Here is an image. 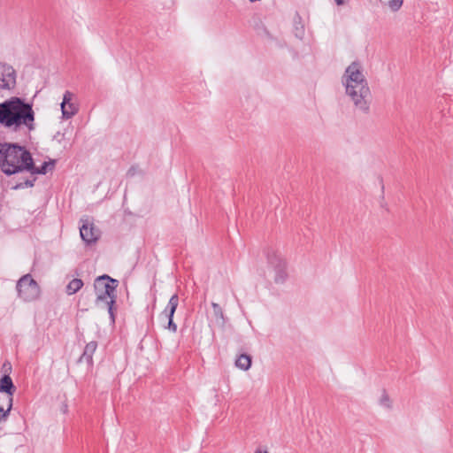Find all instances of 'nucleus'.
<instances>
[{
	"label": "nucleus",
	"instance_id": "nucleus-18",
	"mask_svg": "<svg viewBox=\"0 0 453 453\" xmlns=\"http://www.w3.org/2000/svg\"><path fill=\"white\" fill-rule=\"evenodd\" d=\"M115 303H116V299H110L106 302H103V303H102L107 308L108 313L110 315V319L112 323L115 322V310H116V308L114 307ZM100 307H103V305H101Z\"/></svg>",
	"mask_w": 453,
	"mask_h": 453
},
{
	"label": "nucleus",
	"instance_id": "nucleus-4",
	"mask_svg": "<svg viewBox=\"0 0 453 453\" xmlns=\"http://www.w3.org/2000/svg\"><path fill=\"white\" fill-rule=\"evenodd\" d=\"M119 281L107 274H103L96 278L94 288L96 295V305L101 306L103 302L110 299H117L116 289Z\"/></svg>",
	"mask_w": 453,
	"mask_h": 453
},
{
	"label": "nucleus",
	"instance_id": "nucleus-3",
	"mask_svg": "<svg viewBox=\"0 0 453 453\" xmlns=\"http://www.w3.org/2000/svg\"><path fill=\"white\" fill-rule=\"evenodd\" d=\"M32 154L19 143H0V171L6 176L27 172L32 165Z\"/></svg>",
	"mask_w": 453,
	"mask_h": 453
},
{
	"label": "nucleus",
	"instance_id": "nucleus-17",
	"mask_svg": "<svg viewBox=\"0 0 453 453\" xmlns=\"http://www.w3.org/2000/svg\"><path fill=\"white\" fill-rule=\"evenodd\" d=\"M83 287V281L81 279H73L72 280L66 288V292L68 295H73L78 292Z\"/></svg>",
	"mask_w": 453,
	"mask_h": 453
},
{
	"label": "nucleus",
	"instance_id": "nucleus-5",
	"mask_svg": "<svg viewBox=\"0 0 453 453\" xmlns=\"http://www.w3.org/2000/svg\"><path fill=\"white\" fill-rule=\"evenodd\" d=\"M16 289L19 298L26 303L36 301L41 296L39 284L29 273L23 275L17 281Z\"/></svg>",
	"mask_w": 453,
	"mask_h": 453
},
{
	"label": "nucleus",
	"instance_id": "nucleus-11",
	"mask_svg": "<svg viewBox=\"0 0 453 453\" xmlns=\"http://www.w3.org/2000/svg\"><path fill=\"white\" fill-rule=\"evenodd\" d=\"M97 348L96 341L89 342L86 344L82 355L80 357L78 362H86L89 367L93 365V355Z\"/></svg>",
	"mask_w": 453,
	"mask_h": 453
},
{
	"label": "nucleus",
	"instance_id": "nucleus-24",
	"mask_svg": "<svg viewBox=\"0 0 453 453\" xmlns=\"http://www.w3.org/2000/svg\"><path fill=\"white\" fill-rule=\"evenodd\" d=\"M140 173V170L137 166L135 165H132L128 171L127 172V178H133L134 176H135L137 173Z\"/></svg>",
	"mask_w": 453,
	"mask_h": 453
},
{
	"label": "nucleus",
	"instance_id": "nucleus-20",
	"mask_svg": "<svg viewBox=\"0 0 453 453\" xmlns=\"http://www.w3.org/2000/svg\"><path fill=\"white\" fill-rule=\"evenodd\" d=\"M12 401H13V398L12 397H9V400H8V407L6 410H4L3 407L0 406V421L2 419H6L11 410H12Z\"/></svg>",
	"mask_w": 453,
	"mask_h": 453
},
{
	"label": "nucleus",
	"instance_id": "nucleus-9",
	"mask_svg": "<svg viewBox=\"0 0 453 453\" xmlns=\"http://www.w3.org/2000/svg\"><path fill=\"white\" fill-rule=\"evenodd\" d=\"M73 94L70 91H65L63 96L61 103V111L63 118L70 119L78 112V106L73 102Z\"/></svg>",
	"mask_w": 453,
	"mask_h": 453
},
{
	"label": "nucleus",
	"instance_id": "nucleus-6",
	"mask_svg": "<svg viewBox=\"0 0 453 453\" xmlns=\"http://www.w3.org/2000/svg\"><path fill=\"white\" fill-rule=\"evenodd\" d=\"M15 69L5 63H0V92L11 91L16 86Z\"/></svg>",
	"mask_w": 453,
	"mask_h": 453
},
{
	"label": "nucleus",
	"instance_id": "nucleus-13",
	"mask_svg": "<svg viewBox=\"0 0 453 453\" xmlns=\"http://www.w3.org/2000/svg\"><path fill=\"white\" fill-rule=\"evenodd\" d=\"M211 307L215 323L219 326H224L226 324V319L222 308L217 303H211Z\"/></svg>",
	"mask_w": 453,
	"mask_h": 453
},
{
	"label": "nucleus",
	"instance_id": "nucleus-27",
	"mask_svg": "<svg viewBox=\"0 0 453 453\" xmlns=\"http://www.w3.org/2000/svg\"><path fill=\"white\" fill-rule=\"evenodd\" d=\"M256 453H268V452L266 450H265V451L257 450Z\"/></svg>",
	"mask_w": 453,
	"mask_h": 453
},
{
	"label": "nucleus",
	"instance_id": "nucleus-25",
	"mask_svg": "<svg viewBox=\"0 0 453 453\" xmlns=\"http://www.w3.org/2000/svg\"><path fill=\"white\" fill-rule=\"evenodd\" d=\"M337 5H343L347 4L348 0H334Z\"/></svg>",
	"mask_w": 453,
	"mask_h": 453
},
{
	"label": "nucleus",
	"instance_id": "nucleus-2",
	"mask_svg": "<svg viewBox=\"0 0 453 453\" xmlns=\"http://www.w3.org/2000/svg\"><path fill=\"white\" fill-rule=\"evenodd\" d=\"M0 124L16 132L27 134L35 129V112L32 104L19 97L0 104Z\"/></svg>",
	"mask_w": 453,
	"mask_h": 453
},
{
	"label": "nucleus",
	"instance_id": "nucleus-23",
	"mask_svg": "<svg viewBox=\"0 0 453 453\" xmlns=\"http://www.w3.org/2000/svg\"><path fill=\"white\" fill-rule=\"evenodd\" d=\"M166 318L168 319V323H167V326H165V328H167L168 330H170L173 333H176L177 332V325L174 323L173 318H172V317H166Z\"/></svg>",
	"mask_w": 453,
	"mask_h": 453
},
{
	"label": "nucleus",
	"instance_id": "nucleus-8",
	"mask_svg": "<svg viewBox=\"0 0 453 453\" xmlns=\"http://www.w3.org/2000/svg\"><path fill=\"white\" fill-rule=\"evenodd\" d=\"M267 260L269 265L272 266L275 272V282L283 283L288 276L285 260L275 252L268 253Z\"/></svg>",
	"mask_w": 453,
	"mask_h": 453
},
{
	"label": "nucleus",
	"instance_id": "nucleus-10",
	"mask_svg": "<svg viewBox=\"0 0 453 453\" xmlns=\"http://www.w3.org/2000/svg\"><path fill=\"white\" fill-rule=\"evenodd\" d=\"M31 166L27 169V172L31 174H46L49 171H53L56 165V160L50 159L49 161H44L41 166L37 167L35 165L34 159L32 158Z\"/></svg>",
	"mask_w": 453,
	"mask_h": 453
},
{
	"label": "nucleus",
	"instance_id": "nucleus-22",
	"mask_svg": "<svg viewBox=\"0 0 453 453\" xmlns=\"http://www.w3.org/2000/svg\"><path fill=\"white\" fill-rule=\"evenodd\" d=\"M35 178L33 180H26L24 182L19 183L15 186L14 188H32L35 185Z\"/></svg>",
	"mask_w": 453,
	"mask_h": 453
},
{
	"label": "nucleus",
	"instance_id": "nucleus-1",
	"mask_svg": "<svg viewBox=\"0 0 453 453\" xmlns=\"http://www.w3.org/2000/svg\"><path fill=\"white\" fill-rule=\"evenodd\" d=\"M342 83L355 108L364 113L370 109L371 91L360 62L354 61L344 71Z\"/></svg>",
	"mask_w": 453,
	"mask_h": 453
},
{
	"label": "nucleus",
	"instance_id": "nucleus-12",
	"mask_svg": "<svg viewBox=\"0 0 453 453\" xmlns=\"http://www.w3.org/2000/svg\"><path fill=\"white\" fill-rule=\"evenodd\" d=\"M16 391L12 378L8 374H4L0 379V393L8 394L9 397H12Z\"/></svg>",
	"mask_w": 453,
	"mask_h": 453
},
{
	"label": "nucleus",
	"instance_id": "nucleus-19",
	"mask_svg": "<svg viewBox=\"0 0 453 453\" xmlns=\"http://www.w3.org/2000/svg\"><path fill=\"white\" fill-rule=\"evenodd\" d=\"M53 139L56 142H61L64 140L69 141L73 139V128H71L70 130L65 129L64 132L58 131L57 134L54 135Z\"/></svg>",
	"mask_w": 453,
	"mask_h": 453
},
{
	"label": "nucleus",
	"instance_id": "nucleus-16",
	"mask_svg": "<svg viewBox=\"0 0 453 453\" xmlns=\"http://www.w3.org/2000/svg\"><path fill=\"white\" fill-rule=\"evenodd\" d=\"M383 6L389 9L392 12H398L403 6V0H380Z\"/></svg>",
	"mask_w": 453,
	"mask_h": 453
},
{
	"label": "nucleus",
	"instance_id": "nucleus-26",
	"mask_svg": "<svg viewBox=\"0 0 453 453\" xmlns=\"http://www.w3.org/2000/svg\"><path fill=\"white\" fill-rule=\"evenodd\" d=\"M380 183L381 184V192L384 193V184H383V179L381 176L378 177Z\"/></svg>",
	"mask_w": 453,
	"mask_h": 453
},
{
	"label": "nucleus",
	"instance_id": "nucleus-21",
	"mask_svg": "<svg viewBox=\"0 0 453 453\" xmlns=\"http://www.w3.org/2000/svg\"><path fill=\"white\" fill-rule=\"evenodd\" d=\"M380 403L388 409L391 408V401L386 390H383L382 392L381 397L380 399Z\"/></svg>",
	"mask_w": 453,
	"mask_h": 453
},
{
	"label": "nucleus",
	"instance_id": "nucleus-7",
	"mask_svg": "<svg viewBox=\"0 0 453 453\" xmlns=\"http://www.w3.org/2000/svg\"><path fill=\"white\" fill-rule=\"evenodd\" d=\"M80 235L86 245L95 244L100 238L101 232L88 219H81Z\"/></svg>",
	"mask_w": 453,
	"mask_h": 453
},
{
	"label": "nucleus",
	"instance_id": "nucleus-15",
	"mask_svg": "<svg viewBox=\"0 0 453 453\" xmlns=\"http://www.w3.org/2000/svg\"><path fill=\"white\" fill-rule=\"evenodd\" d=\"M251 356L248 354H241L235 360V365L243 371H247L251 366Z\"/></svg>",
	"mask_w": 453,
	"mask_h": 453
},
{
	"label": "nucleus",
	"instance_id": "nucleus-14",
	"mask_svg": "<svg viewBox=\"0 0 453 453\" xmlns=\"http://www.w3.org/2000/svg\"><path fill=\"white\" fill-rule=\"evenodd\" d=\"M178 305H179V296L177 294H174L169 299V302H168L165 309L164 310L163 313L165 315V317L173 318Z\"/></svg>",
	"mask_w": 453,
	"mask_h": 453
}]
</instances>
